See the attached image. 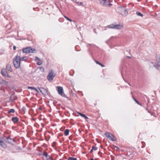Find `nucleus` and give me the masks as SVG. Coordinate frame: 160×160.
<instances>
[{
  "instance_id": "obj_1",
  "label": "nucleus",
  "mask_w": 160,
  "mask_h": 160,
  "mask_svg": "<svg viewBox=\"0 0 160 160\" xmlns=\"http://www.w3.org/2000/svg\"><path fill=\"white\" fill-rule=\"evenodd\" d=\"M21 58L20 56L17 55L13 59V63L15 67L16 68L20 67Z\"/></svg>"
},
{
  "instance_id": "obj_2",
  "label": "nucleus",
  "mask_w": 160,
  "mask_h": 160,
  "mask_svg": "<svg viewBox=\"0 0 160 160\" xmlns=\"http://www.w3.org/2000/svg\"><path fill=\"white\" fill-rule=\"evenodd\" d=\"M106 27L111 29L120 30L122 28H123L124 26L123 25L119 24H116L115 23H114L112 24L108 25L106 26Z\"/></svg>"
},
{
  "instance_id": "obj_3",
  "label": "nucleus",
  "mask_w": 160,
  "mask_h": 160,
  "mask_svg": "<svg viewBox=\"0 0 160 160\" xmlns=\"http://www.w3.org/2000/svg\"><path fill=\"white\" fill-rule=\"evenodd\" d=\"M23 53H29L36 52V49L31 47H27L23 48L22 50Z\"/></svg>"
},
{
  "instance_id": "obj_4",
  "label": "nucleus",
  "mask_w": 160,
  "mask_h": 160,
  "mask_svg": "<svg viewBox=\"0 0 160 160\" xmlns=\"http://www.w3.org/2000/svg\"><path fill=\"white\" fill-rule=\"evenodd\" d=\"M157 63L153 65L154 67L157 69L158 70L160 68V55H157L155 57Z\"/></svg>"
},
{
  "instance_id": "obj_5",
  "label": "nucleus",
  "mask_w": 160,
  "mask_h": 160,
  "mask_svg": "<svg viewBox=\"0 0 160 160\" xmlns=\"http://www.w3.org/2000/svg\"><path fill=\"white\" fill-rule=\"evenodd\" d=\"M119 12L123 16H126L128 14V12L126 9L124 7H119L118 8Z\"/></svg>"
},
{
  "instance_id": "obj_6",
  "label": "nucleus",
  "mask_w": 160,
  "mask_h": 160,
  "mask_svg": "<svg viewBox=\"0 0 160 160\" xmlns=\"http://www.w3.org/2000/svg\"><path fill=\"white\" fill-rule=\"evenodd\" d=\"M57 88H58V93L62 97H65L68 99H69V98L64 93L62 88L60 86H58Z\"/></svg>"
},
{
  "instance_id": "obj_7",
  "label": "nucleus",
  "mask_w": 160,
  "mask_h": 160,
  "mask_svg": "<svg viewBox=\"0 0 160 160\" xmlns=\"http://www.w3.org/2000/svg\"><path fill=\"white\" fill-rule=\"evenodd\" d=\"M38 88L42 94L45 96L49 95L50 94V92H48L47 90L44 88L40 87Z\"/></svg>"
},
{
  "instance_id": "obj_8",
  "label": "nucleus",
  "mask_w": 160,
  "mask_h": 160,
  "mask_svg": "<svg viewBox=\"0 0 160 160\" xmlns=\"http://www.w3.org/2000/svg\"><path fill=\"white\" fill-rule=\"evenodd\" d=\"M54 72L52 71H51L49 73L48 76H47V79L49 81H51L53 80L55 75L53 74Z\"/></svg>"
},
{
  "instance_id": "obj_9",
  "label": "nucleus",
  "mask_w": 160,
  "mask_h": 160,
  "mask_svg": "<svg viewBox=\"0 0 160 160\" xmlns=\"http://www.w3.org/2000/svg\"><path fill=\"white\" fill-rule=\"evenodd\" d=\"M0 84L3 86H7L8 82L2 79H0Z\"/></svg>"
},
{
  "instance_id": "obj_10",
  "label": "nucleus",
  "mask_w": 160,
  "mask_h": 160,
  "mask_svg": "<svg viewBox=\"0 0 160 160\" xmlns=\"http://www.w3.org/2000/svg\"><path fill=\"white\" fill-rule=\"evenodd\" d=\"M1 73L2 75L5 77H6V76H7V77H10V76H8V75H7V72L5 70L2 69L1 71Z\"/></svg>"
},
{
  "instance_id": "obj_11",
  "label": "nucleus",
  "mask_w": 160,
  "mask_h": 160,
  "mask_svg": "<svg viewBox=\"0 0 160 160\" xmlns=\"http://www.w3.org/2000/svg\"><path fill=\"white\" fill-rule=\"evenodd\" d=\"M12 121L14 123L18 122L19 121L18 118L16 117H13L12 118Z\"/></svg>"
},
{
  "instance_id": "obj_12",
  "label": "nucleus",
  "mask_w": 160,
  "mask_h": 160,
  "mask_svg": "<svg viewBox=\"0 0 160 160\" xmlns=\"http://www.w3.org/2000/svg\"><path fill=\"white\" fill-rule=\"evenodd\" d=\"M0 146L3 148H7V145L6 143L0 140Z\"/></svg>"
},
{
  "instance_id": "obj_13",
  "label": "nucleus",
  "mask_w": 160,
  "mask_h": 160,
  "mask_svg": "<svg viewBox=\"0 0 160 160\" xmlns=\"http://www.w3.org/2000/svg\"><path fill=\"white\" fill-rule=\"evenodd\" d=\"M108 138L109 139L111 140L112 141H116V138H115L114 136L111 133L110 135H109Z\"/></svg>"
},
{
  "instance_id": "obj_14",
  "label": "nucleus",
  "mask_w": 160,
  "mask_h": 160,
  "mask_svg": "<svg viewBox=\"0 0 160 160\" xmlns=\"http://www.w3.org/2000/svg\"><path fill=\"white\" fill-rule=\"evenodd\" d=\"M12 140H13V139L9 137L6 138V139L5 140V141L8 143H11Z\"/></svg>"
},
{
  "instance_id": "obj_15",
  "label": "nucleus",
  "mask_w": 160,
  "mask_h": 160,
  "mask_svg": "<svg viewBox=\"0 0 160 160\" xmlns=\"http://www.w3.org/2000/svg\"><path fill=\"white\" fill-rule=\"evenodd\" d=\"M72 1L74 2L75 3L78 4L79 5L83 6V3L82 2H79L77 1L76 0H72Z\"/></svg>"
},
{
  "instance_id": "obj_16",
  "label": "nucleus",
  "mask_w": 160,
  "mask_h": 160,
  "mask_svg": "<svg viewBox=\"0 0 160 160\" xmlns=\"http://www.w3.org/2000/svg\"><path fill=\"white\" fill-rule=\"evenodd\" d=\"M7 70L11 72H12V69L11 66L10 64H8L6 66Z\"/></svg>"
},
{
  "instance_id": "obj_17",
  "label": "nucleus",
  "mask_w": 160,
  "mask_h": 160,
  "mask_svg": "<svg viewBox=\"0 0 160 160\" xmlns=\"http://www.w3.org/2000/svg\"><path fill=\"white\" fill-rule=\"evenodd\" d=\"M106 0H101L100 2V3L103 6L107 5L106 3L107 2Z\"/></svg>"
},
{
  "instance_id": "obj_18",
  "label": "nucleus",
  "mask_w": 160,
  "mask_h": 160,
  "mask_svg": "<svg viewBox=\"0 0 160 160\" xmlns=\"http://www.w3.org/2000/svg\"><path fill=\"white\" fill-rule=\"evenodd\" d=\"M78 113L82 117L84 118L85 119H86L88 118V117L86 116V115L84 114H82L81 113Z\"/></svg>"
},
{
  "instance_id": "obj_19",
  "label": "nucleus",
  "mask_w": 160,
  "mask_h": 160,
  "mask_svg": "<svg viewBox=\"0 0 160 160\" xmlns=\"http://www.w3.org/2000/svg\"><path fill=\"white\" fill-rule=\"evenodd\" d=\"M69 130L68 129H66L65 130L64 132V134L65 136H68L69 133Z\"/></svg>"
},
{
  "instance_id": "obj_20",
  "label": "nucleus",
  "mask_w": 160,
  "mask_h": 160,
  "mask_svg": "<svg viewBox=\"0 0 160 160\" xmlns=\"http://www.w3.org/2000/svg\"><path fill=\"white\" fill-rule=\"evenodd\" d=\"M132 98H133V100L139 105H140L141 106H142V104L139 103L137 100L135 98H134V97H133V96H132Z\"/></svg>"
},
{
  "instance_id": "obj_21",
  "label": "nucleus",
  "mask_w": 160,
  "mask_h": 160,
  "mask_svg": "<svg viewBox=\"0 0 160 160\" xmlns=\"http://www.w3.org/2000/svg\"><path fill=\"white\" fill-rule=\"evenodd\" d=\"M95 62H96V63L97 64H98L100 66H101L102 67H104V65H103L102 64L100 63L97 60H95Z\"/></svg>"
},
{
  "instance_id": "obj_22",
  "label": "nucleus",
  "mask_w": 160,
  "mask_h": 160,
  "mask_svg": "<svg viewBox=\"0 0 160 160\" xmlns=\"http://www.w3.org/2000/svg\"><path fill=\"white\" fill-rule=\"evenodd\" d=\"M136 14L138 16H141V17H142L143 16V15L139 12H136Z\"/></svg>"
},
{
  "instance_id": "obj_23",
  "label": "nucleus",
  "mask_w": 160,
  "mask_h": 160,
  "mask_svg": "<svg viewBox=\"0 0 160 160\" xmlns=\"http://www.w3.org/2000/svg\"><path fill=\"white\" fill-rule=\"evenodd\" d=\"M15 112V110L14 109H11L9 110L8 112V113H13Z\"/></svg>"
},
{
  "instance_id": "obj_24",
  "label": "nucleus",
  "mask_w": 160,
  "mask_h": 160,
  "mask_svg": "<svg viewBox=\"0 0 160 160\" xmlns=\"http://www.w3.org/2000/svg\"><path fill=\"white\" fill-rule=\"evenodd\" d=\"M28 59V57L26 56H24L21 58V61H25Z\"/></svg>"
},
{
  "instance_id": "obj_25",
  "label": "nucleus",
  "mask_w": 160,
  "mask_h": 160,
  "mask_svg": "<svg viewBox=\"0 0 160 160\" xmlns=\"http://www.w3.org/2000/svg\"><path fill=\"white\" fill-rule=\"evenodd\" d=\"M111 133H110V132H107L105 133V135L106 137L108 138L109 135H110Z\"/></svg>"
},
{
  "instance_id": "obj_26",
  "label": "nucleus",
  "mask_w": 160,
  "mask_h": 160,
  "mask_svg": "<svg viewBox=\"0 0 160 160\" xmlns=\"http://www.w3.org/2000/svg\"><path fill=\"white\" fill-rule=\"evenodd\" d=\"M46 160H53V159L50 155H48L46 158Z\"/></svg>"
},
{
  "instance_id": "obj_27",
  "label": "nucleus",
  "mask_w": 160,
  "mask_h": 160,
  "mask_svg": "<svg viewBox=\"0 0 160 160\" xmlns=\"http://www.w3.org/2000/svg\"><path fill=\"white\" fill-rule=\"evenodd\" d=\"M43 155L45 156L46 158L49 155L48 154V153L44 151L43 152Z\"/></svg>"
},
{
  "instance_id": "obj_28",
  "label": "nucleus",
  "mask_w": 160,
  "mask_h": 160,
  "mask_svg": "<svg viewBox=\"0 0 160 160\" xmlns=\"http://www.w3.org/2000/svg\"><path fill=\"white\" fill-rule=\"evenodd\" d=\"M64 17L68 20L72 22V20L70 19V18H68V17L66 16H64Z\"/></svg>"
},
{
  "instance_id": "obj_29",
  "label": "nucleus",
  "mask_w": 160,
  "mask_h": 160,
  "mask_svg": "<svg viewBox=\"0 0 160 160\" xmlns=\"http://www.w3.org/2000/svg\"><path fill=\"white\" fill-rule=\"evenodd\" d=\"M68 160H77V159L76 158L70 157L68 158Z\"/></svg>"
},
{
  "instance_id": "obj_30",
  "label": "nucleus",
  "mask_w": 160,
  "mask_h": 160,
  "mask_svg": "<svg viewBox=\"0 0 160 160\" xmlns=\"http://www.w3.org/2000/svg\"><path fill=\"white\" fill-rule=\"evenodd\" d=\"M40 70L42 72H44V68L42 67H41L40 68Z\"/></svg>"
},
{
  "instance_id": "obj_31",
  "label": "nucleus",
  "mask_w": 160,
  "mask_h": 160,
  "mask_svg": "<svg viewBox=\"0 0 160 160\" xmlns=\"http://www.w3.org/2000/svg\"><path fill=\"white\" fill-rule=\"evenodd\" d=\"M113 38V37H111L110 38H109L106 41V43L108 44L110 39Z\"/></svg>"
},
{
  "instance_id": "obj_32",
  "label": "nucleus",
  "mask_w": 160,
  "mask_h": 160,
  "mask_svg": "<svg viewBox=\"0 0 160 160\" xmlns=\"http://www.w3.org/2000/svg\"><path fill=\"white\" fill-rule=\"evenodd\" d=\"M21 110H22V111L23 112H24L25 113V111H26L25 107L24 106L21 109Z\"/></svg>"
},
{
  "instance_id": "obj_33",
  "label": "nucleus",
  "mask_w": 160,
  "mask_h": 160,
  "mask_svg": "<svg viewBox=\"0 0 160 160\" xmlns=\"http://www.w3.org/2000/svg\"><path fill=\"white\" fill-rule=\"evenodd\" d=\"M92 148L94 151L97 150L98 149V148L97 147H94L93 146H92Z\"/></svg>"
},
{
  "instance_id": "obj_34",
  "label": "nucleus",
  "mask_w": 160,
  "mask_h": 160,
  "mask_svg": "<svg viewBox=\"0 0 160 160\" xmlns=\"http://www.w3.org/2000/svg\"><path fill=\"white\" fill-rule=\"evenodd\" d=\"M35 60H38V61H40V59L39 58H38L37 57H35Z\"/></svg>"
},
{
  "instance_id": "obj_35",
  "label": "nucleus",
  "mask_w": 160,
  "mask_h": 160,
  "mask_svg": "<svg viewBox=\"0 0 160 160\" xmlns=\"http://www.w3.org/2000/svg\"><path fill=\"white\" fill-rule=\"evenodd\" d=\"M28 88H30L32 90H34L35 89V88L34 87H28Z\"/></svg>"
},
{
  "instance_id": "obj_36",
  "label": "nucleus",
  "mask_w": 160,
  "mask_h": 160,
  "mask_svg": "<svg viewBox=\"0 0 160 160\" xmlns=\"http://www.w3.org/2000/svg\"><path fill=\"white\" fill-rule=\"evenodd\" d=\"M42 63L41 62H38L37 63V64L38 65H40L42 64Z\"/></svg>"
},
{
  "instance_id": "obj_37",
  "label": "nucleus",
  "mask_w": 160,
  "mask_h": 160,
  "mask_svg": "<svg viewBox=\"0 0 160 160\" xmlns=\"http://www.w3.org/2000/svg\"><path fill=\"white\" fill-rule=\"evenodd\" d=\"M89 45H91V46H95V45L93 44H87V46L88 47V46Z\"/></svg>"
},
{
  "instance_id": "obj_38",
  "label": "nucleus",
  "mask_w": 160,
  "mask_h": 160,
  "mask_svg": "<svg viewBox=\"0 0 160 160\" xmlns=\"http://www.w3.org/2000/svg\"><path fill=\"white\" fill-rule=\"evenodd\" d=\"M34 90L35 91L39 93L38 91L36 88H35V89H34Z\"/></svg>"
},
{
  "instance_id": "obj_39",
  "label": "nucleus",
  "mask_w": 160,
  "mask_h": 160,
  "mask_svg": "<svg viewBox=\"0 0 160 160\" xmlns=\"http://www.w3.org/2000/svg\"><path fill=\"white\" fill-rule=\"evenodd\" d=\"M16 47L15 46H14L13 47V49L14 50H15L16 49Z\"/></svg>"
},
{
  "instance_id": "obj_40",
  "label": "nucleus",
  "mask_w": 160,
  "mask_h": 160,
  "mask_svg": "<svg viewBox=\"0 0 160 160\" xmlns=\"http://www.w3.org/2000/svg\"><path fill=\"white\" fill-rule=\"evenodd\" d=\"M93 150L92 148V149L90 150V153H92L93 152Z\"/></svg>"
},
{
  "instance_id": "obj_41",
  "label": "nucleus",
  "mask_w": 160,
  "mask_h": 160,
  "mask_svg": "<svg viewBox=\"0 0 160 160\" xmlns=\"http://www.w3.org/2000/svg\"><path fill=\"white\" fill-rule=\"evenodd\" d=\"M114 147H115V148H117V149H118H118H119V148L118 147H117V146H114Z\"/></svg>"
},
{
  "instance_id": "obj_42",
  "label": "nucleus",
  "mask_w": 160,
  "mask_h": 160,
  "mask_svg": "<svg viewBox=\"0 0 160 160\" xmlns=\"http://www.w3.org/2000/svg\"><path fill=\"white\" fill-rule=\"evenodd\" d=\"M101 153V152H100V151H99V152H98V154L99 155V154H100V153Z\"/></svg>"
},
{
  "instance_id": "obj_43",
  "label": "nucleus",
  "mask_w": 160,
  "mask_h": 160,
  "mask_svg": "<svg viewBox=\"0 0 160 160\" xmlns=\"http://www.w3.org/2000/svg\"><path fill=\"white\" fill-rule=\"evenodd\" d=\"M39 109L40 110H42V108H39Z\"/></svg>"
},
{
  "instance_id": "obj_44",
  "label": "nucleus",
  "mask_w": 160,
  "mask_h": 160,
  "mask_svg": "<svg viewBox=\"0 0 160 160\" xmlns=\"http://www.w3.org/2000/svg\"><path fill=\"white\" fill-rule=\"evenodd\" d=\"M90 160H94V159H93V158H91L90 159Z\"/></svg>"
},
{
  "instance_id": "obj_45",
  "label": "nucleus",
  "mask_w": 160,
  "mask_h": 160,
  "mask_svg": "<svg viewBox=\"0 0 160 160\" xmlns=\"http://www.w3.org/2000/svg\"><path fill=\"white\" fill-rule=\"evenodd\" d=\"M100 147L102 148L103 149L102 146V145H100Z\"/></svg>"
},
{
  "instance_id": "obj_46",
  "label": "nucleus",
  "mask_w": 160,
  "mask_h": 160,
  "mask_svg": "<svg viewBox=\"0 0 160 160\" xmlns=\"http://www.w3.org/2000/svg\"><path fill=\"white\" fill-rule=\"evenodd\" d=\"M127 57H128L129 58H130V57L129 56H127Z\"/></svg>"
},
{
  "instance_id": "obj_47",
  "label": "nucleus",
  "mask_w": 160,
  "mask_h": 160,
  "mask_svg": "<svg viewBox=\"0 0 160 160\" xmlns=\"http://www.w3.org/2000/svg\"><path fill=\"white\" fill-rule=\"evenodd\" d=\"M131 94H132V92H131Z\"/></svg>"
},
{
  "instance_id": "obj_48",
  "label": "nucleus",
  "mask_w": 160,
  "mask_h": 160,
  "mask_svg": "<svg viewBox=\"0 0 160 160\" xmlns=\"http://www.w3.org/2000/svg\"><path fill=\"white\" fill-rule=\"evenodd\" d=\"M54 145H52V146H53V147H54Z\"/></svg>"
}]
</instances>
